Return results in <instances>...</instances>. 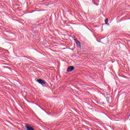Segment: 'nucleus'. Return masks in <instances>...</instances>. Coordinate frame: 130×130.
I'll return each instance as SVG.
<instances>
[{"instance_id":"nucleus-1","label":"nucleus","mask_w":130,"mask_h":130,"mask_svg":"<svg viewBox=\"0 0 130 130\" xmlns=\"http://www.w3.org/2000/svg\"><path fill=\"white\" fill-rule=\"evenodd\" d=\"M37 82L39 83V84H41V85H45L46 84V82L42 79H38Z\"/></svg>"},{"instance_id":"nucleus-2","label":"nucleus","mask_w":130,"mask_h":130,"mask_svg":"<svg viewBox=\"0 0 130 130\" xmlns=\"http://www.w3.org/2000/svg\"><path fill=\"white\" fill-rule=\"evenodd\" d=\"M75 70V67L73 66H70L69 67L68 69H67V72H73Z\"/></svg>"},{"instance_id":"nucleus-3","label":"nucleus","mask_w":130,"mask_h":130,"mask_svg":"<svg viewBox=\"0 0 130 130\" xmlns=\"http://www.w3.org/2000/svg\"><path fill=\"white\" fill-rule=\"evenodd\" d=\"M25 127L27 130H34V128H33L32 127L27 124H26L25 125Z\"/></svg>"},{"instance_id":"nucleus-4","label":"nucleus","mask_w":130,"mask_h":130,"mask_svg":"<svg viewBox=\"0 0 130 130\" xmlns=\"http://www.w3.org/2000/svg\"><path fill=\"white\" fill-rule=\"evenodd\" d=\"M76 44H77L78 47H79V48H80V47H81V43L80 42V41H76Z\"/></svg>"},{"instance_id":"nucleus-5","label":"nucleus","mask_w":130,"mask_h":130,"mask_svg":"<svg viewBox=\"0 0 130 130\" xmlns=\"http://www.w3.org/2000/svg\"><path fill=\"white\" fill-rule=\"evenodd\" d=\"M105 23L106 24V25H107V23H108V19H106L105 20Z\"/></svg>"}]
</instances>
